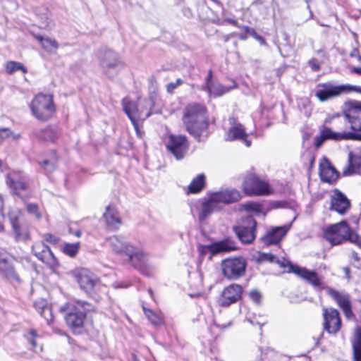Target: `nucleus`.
I'll use <instances>...</instances> for the list:
<instances>
[{
    "label": "nucleus",
    "instance_id": "nucleus-8",
    "mask_svg": "<svg viewBox=\"0 0 361 361\" xmlns=\"http://www.w3.org/2000/svg\"><path fill=\"white\" fill-rule=\"evenodd\" d=\"M32 251L39 260L46 264L51 269H54L59 267L58 259L49 247L42 241L35 242L32 247Z\"/></svg>",
    "mask_w": 361,
    "mask_h": 361
},
{
    "label": "nucleus",
    "instance_id": "nucleus-4",
    "mask_svg": "<svg viewBox=\"0 0 361 361\" xmlns=\"http://www.w3.org/2000/svg\"><path fill=\"white\" fill-rule=\"evenodd\" d=\"M31 115L37 121L45 122L51 119L56 107L51 94L39 93L36 94L29 104Z\"/></svg>",
    "mask_w": 361,
    "mask_h": 361
},
{
    "label": "nucleus",
    "instance_id": "nucleus-49",
    "mask_svg": "<svg viewBox=\"0 0 361 361\" xmlns=\"http://www.w3.org/2000/svg\"><path fill=\"white\" fill-rule=\"evenodd\" d=\"M42 238L44 240L54 245L57 244L59 241V238L58 237L49 233L43 234Z\"/></svg>",
    "mask_w": 361,
    "mask_h": 361
},
{
    "label": "nucleus",
    "instance_id": "nucleus-41",
    "mask_svg": "<svg viewBox=\"0 0 361 361\" xmlns=\"http://www.w3.org/2000/svg\"><path fill=\"white\" fill-rule=\"evenodd\" d=\"M22 212L16 207L11 208L8 212V218L12 226L21 223Z\"/></svg>",
    "mask_w": 361,
    "mask_h": 361
},
{
    "label": "nucleus",
    "instance_id": "nucleus-38",
    "mask_svg": "<svg viewBox=\"0 0 361 361\" xmlns=\"http://www.w3.org/2000/svg\"><path fill=\"white\" fill-rule=\"evenodd\" d=\"M12 228L15 233L16 240H23L30 238L29 231L26 225L20 223L19 224H15Z\"/></svg>",
    "mask_w": 361,
    "mask_h": 361
},
{
    "label": "nucleus",
    "instance_id": "nucleus-56",
    "mask_svg": "<svg viewBox=\"0 0 361 361\" xmlns=\"http://www.w3.org/2000/svg\"><path fill=\"white\" fill-rule=\"evenodd\" d=\"M114 286L115 288H126L128 286V284L124 285V284H120V283H115V284H114Z\"/></svg>",
    "mask_w": 361,
    "mask_h": 361
},
{
    "label": "nucleus",
    "instance_id": "nucleus-42",
    "mask_svg": "<svg viewBox=\"0 0 361 361\" xmlns=\"http://www.w3.org/2000/svg\"><path fill=\"white\" fill-rule=\"evenodd\" d=\"M80 249V243H65L63 247V252L71 257H74Z\"/></svg>",
    "mask_w": 361,
    "mask_h": 361
},
{
    "label": "nucleus",
    "instance_id": "nucleus-26",
    "mask_svg": "<svg viewBox=\"0 0 361 361\" xmlns=\"http://www.w3.org/2000/svg\"><path fill=\"white\" fill-rule=\"evenodd\" d=\"M212 78V72L211 70H209L208 72V75L206 78V86L210 96H213L215 97H221L224 94L228 92L231 89V87L228 88L224 87L219 82H213Z\"/></svg>",
    "mask_w": 361,
    "mask_h": 361
},
{
    "label": "nucleus",
    "instance_id": "nucleus-48",
    "mask_svg": "<svg viewBox=\"0 0 361 361\" xmlns=\"http://www.w3.org/2000/svg\"><path fill=\"white\" fill-rule=\"evenodd\" d=\"M183 81L180 78H178L175 82H169L166 85V91L168 93H173L174 90L181 85Z\"/></svg>",
    "mask_w": 361,
    "mask_h": 361
},
{
    "label": "nucleus",
    "instance_id": "nucleus-63",
    "mask_svg": "<svg viewBox=\"0 0 361 361\" xmlns=\"http://www.w3.org/2000/svg\"><path fill=\"white\" fill-rule=\"evenodd\" d=\"M245 30L246 32H249L250 31V27H245Z\"/></svg>",
    "mask_w": 361,
    "mask_h": 361
},
{
    "label": "nucleus",
    "instance_id": "nucleus-13",
    "mask_svg": "<svg viewBox=\"0 0 361 361\" xmlns=\"http://www.w3.org/2000/svg\"><path fill=\"white\" fill-rule=\"evenodd\" d=\"M351 207L350 200L338 189H334L330 194L329 209L340 215L345 214Z\"/></svg>",
    "mask_w": 361,
    "mask_h": 361
},
{
    "label": "nucleus",
    "instance_id": "nucleus-9",
    "mask_svg": "<svg viewBox=\"0 0 361 361\" xmlns=\"http://www.w3.org/2000/svg\"><path fill=\"white\" fill-rule=\"evenodd\" d=\"M283 266L288 268L287 271L288 273H294L295 275L304 279L314 288H323V283L316 272L309 270L305 267H300L298 265L293 264L290 262H287L286 264H284Z\"/></svg>",
    "mask_w": 361,
    "mask_h": 361
},
{
    "label": "nucleus",
    "instance_id": "nucleus-22",
    "mask_svg": "<svg viewBox=\"0 0 361 361\" xmlns=\"http://www.w3.org/2000/svg\"><path fill=\"white\" fill-rule=\"evenodd\" d=\"M319 176L323 182L331 183L336 181L339 173L330 161L324 158L319 164Z\"/></svg>",
    "mask_w": 361,
    "mask_h": 361
},
{
    "label": "nucleus",
    "instance_id": "nucleus-5",
    "mask_svg": "<svg viewBox=\"0 0 361 361\" xmlns=\"http://www.w3.org/2000/svg\"><path fill=\"white\" fill-rule=\"evenodd\" d=\"M351 92L361 93V87L349 84L335 85L331 82H325L317 85L315 96L320 102H323Z\"/></svg>",
    "mask_w": 361,
    "mask_h": 361
},
{
    "label": "nucleus",
    "instance_id": "nucleus-23",
    "mask_svg": "<svg viewBox=\"0 0 361 361\" xmlns=\"http://www.w3.org/2000/svg\"><path fill=\"white\" fill-rule=\"evenodd\" d=\"M128 247L126 255L128 257L129 262L135 267L143 265L147 259V254L140 247H135L132 244L130 247Z\"/></svg>",
    "mask_w": 361,
    "mask_h": 361
},
{
    "label": "nucleus",
    "instance_id": "nucleus-50",
    "mask_svg": "<svg viewBox=\"0 0 361 361\" xmlns=\"http://www.w3.org/2000/svg\"><path fill=\"white\" fill-rule=\"evenodd\" d=\"M249 295L250 299L255 303L259 304L260 302L262 295L257 290H252Z\"/></svg>",
    "mask_w": 361,
    "mask_h": 361
},
{
    "label": "nucleus",
    "instance_id": "nucleus-54",
    "mask_svg": "<svg viewBox=\"0 0 361 361\" xmlns=\"http://www.w3.org/2000/svg\"><path fill=\"white\" fill-rule=\"evenodd\" d=\"M343 313L345 314V317L347 318H350L351 317H353V313L351 310V307L350 305L348 306L347 307L343 309Z\"/></svg>",
    "mask_w": 361,
    "mask_h": 361
},
{
    "label": "nucleus",
    "instance_id": "nucleus-58",
    "mask_svg": "<svg viewBox=\"0 0 361 361\" xmlns=\"http://www.w3.org/2000/svg\"><path fill=\"white\" fill-rule=\"evenodd\" d=\"M3 206H4L3 200H2V197L0 196V213H1V211L3 209Z\"/></svg>",
    "mask_w": 361,
    "mask_h": 361
},
{
    "label": "nucleus",
    "instance_id": "nucleus-64",
    "mask_svg": "<svg viewBox=\"0 0 361 361\" xmlns=\"http://www.w3.org/2000/svg\"><path fill=\"white\" fill-rule=\"evenodd\" d=\"M149 294H150L151 297H152V290H151V289H149Z\"/></svg>",
    "mask_w": 361,
    "mask_h": 361
},
{
    "label": "nucleus",
    "instance_id": "nucleus-17",
    "mask_svg": "<svg viewBox=\"0 0 361 361\" xmlns=\"http://www.w3.org/2000/svg\"><path fill=\"white\" fill-rule=\"evenodd\" d=\"M167 149L179 160L183 158L188 147L186 137L183 135H173L169 137V141L166 144Z\"/></svg>",
    "mask_w": 361,
    "mask_h": 361
},
{
    "label": "nucleus",
    "instance_id": "nucleus-3",
    "mask_svg": "<svg viewBox=\"0 0 361 361\" xmlns=\"http://www.w3.org/2000/svg\"><path fill=\"white\" fill-rule=\"evenodd\" d=\"M324 237L332 245L349 241L361 248V236L352 230L345 221L327 227L324 231Z\"/></svg>",
    "mask_w": 361,
    "mask_h": 361
},
{
    "label": "nucleus",
    "instance_id": "nucleus-10",
    "mask_svg": "<svg viewBox=\"0 0 361 361\" xmlns=\"http://www.w3.org/2000/svg\"><path fill=\"white\" fill-rule=\"evenodd\" d=\"M14 261V258L0 250V275L11 282L20 283L21 279L16 270Z\"/></svg>",
    "mask_w": 361,
    "mask_h": 361
},
{
    "label": "nucleus",
    "instance_id": "nucleus-19",
    "mask_svg": "<svg viewBox=\"0 0 361 361\" xmlns=\"http://www.w3.org/2000/svg\"><path fill=\"white\" fill-rule=\"evenodd\" d=\"M101 66L105 73L109 76L122 66L118 54L111 50H105L100 54Z\"/></svg>",
    "mask_w": 361,
    "mask_h": 361
},
{
    "label": "nucleus",
    "instance_id": "nucleus-1",
    "mask_svg": "<svg viewBox=\"0 0 361 361\" xmlns=\"http://www.w3.org/2000/svg\"><path fill=\"white\" fill-rule=\"evenodd\" d=\"M182 121L185 130L200 140L201 135L209 126L207 108L204 105L197 103L188 104L183 110Z\"/></svg>",
    "mask_w": 361,
    "mask_h": 361
},
{
    "label": "nucleus",
    "instance_id": "nucleus-15",
    "mask_svg": "<svg viewBox=\"0 0 361 361\" xmlns=\"http://www.w3.org/2000/svg\"><path fill=\"white\" fill-rule=\"evenodd\" d=\"M355 138H357V136L353 133H348L345 131L336 132L329 128L324 127L320 130L319 135L315 137L314 141L316 147H319L326 140H333L338 141Z\"/></svg>",
    "mask_w": 361,
    "mask_h": 361
},
{
    "label": "nucleus",
    "instance_id": "nucleus-16",
    "mask_svg": "<svg viewBox=\"0 0 361 361\" xmlns=\"http://www.w3.org/2000/svg\"><path fill=\"white\" fill-rule=\"evenodd\" d=\"M324 329L329 333L336 334L341 327L339 312L334 308H324Z\"/></svg>",
    "mask_w": 361,
    "mask_h": 361
},
{
    "label": "nucleus",
    "instance_id": "nucleus-51",
    "mask_svg": "<svg viewBox=\"0 0 361 361\" xmlns=\"http://www.w3.org/2000/svg\"><path fill=\"white\" fill-rule=\"evenodd\" d=\"M309 66L314 71H317L320 69V66L317 61V60L312 59L309 61L308 62Z\"/></svg>",
    "mask_w": 361,
    "mask_h": 361
},
{
    "label": "nucleus",
    "instance_id": "nucleus-36",
    "mask_svg": "<svg viewBox=\"0 0 361 361\" xmlns=\"http://www.w3.org/2000/svg\"><path fill=\"white\" fill-rule=\"evenodd\" d=\"M205 184V176L204 174H199L195 178L188 186V190L190 193H197L200 192Z\"/></svg>",
    "mask_w": 361,
    "mask_h": 361
},
{
    "label": "nucleus",
    "instance_id": "nucleus-62",
    "mask_svg": "<svg viewBox=\"0 0 361 361\" xmlns=\"http://www.w3.org/2000/svg\"><path fill=\"white\" fill-rule=\"evenodd\" d=\"M231 22L232 23V24L236 25H237V22L235 20H231Z\"/></svg>",
    "mask_w": 361,
    "mask_h": 361
},
{
    "label": "nucleus",
    "instance_id": "nucleus-55",
    "mask_svg": "<svg viewBox=\"0 0 361 361\" xmlns=\"http://www.w3.org/2000/svg\"><path fill=\"white\" fill-rule=\"evenodd\" d=\"M10 137H11L13 140H18L20 138V135L12 132V135H11Z\"/></svg>",
    "mask_w": 361,
    "mask_h": 361
},
{
    "label": "nucleus",
    "instance_id": "nucleus-12",
    "mask_svg": "<svg viewBox=\"0 0 361 361\" xmlns=\"http://www.w3.org/2000/svg\"><path fill=\"white\" fill-rule=\"evenodd\" d=\"M243 190L248 195H264L269 193V185L257 176L250 175L243 183Z\"/></svg>",
    "mask_w": 361,
    "mask_h": 361
},
{
    "label": "nucleus",
    "instance_id": "nucleus-33",
    "mask_svg": "<svg viewBox=\"0 0 361 361\" xmlns=\"http://www.w3.org/2000/svg\"><path fill=\"white\" fill-rule=\"evenodd\" d=\"M327 293L336 301L337 304L342 310L350 305L348 295L341 294L338 291L331 288L327 289Z\"/></svg>",
    "mask_w": 361,
    "mask_h": 361
},
{
    "label": "nucleus",
    "instance_id": "nucleus-24",
    "mask_svg": "<svg viewBox=\"0 0 361 361\" xmlns=\"http://www.w3.org/2000/svg\"><path fill=\"white\" fill-rule=\"evenodd\" d=\"M248 135L245 133L243 126L240 123H237L231 126L228 133L226 140H240L243 142L247 147L251 145V141L247 139Z\"/></svg>",
    "mask_w": 361,
    "mask_h": 361
},
{
    "label": "nucleus",
    "instance_id": "nucleus-53",
    "mask_svg": "<svg viewBox=\"0 0 361 361\" xmlns=\"http://www.w3.org/2000/svg\"><path fill=\"white\" fill-rule=\"evenodd\" d=\"M42 164L44 166H47V168H46V170L49 171H51L53 170L54 169V163H51L48 160H44L42 161Z\"/></svg>",
    "mask_w": 361,
    "mask_h": 361
},
{
    "label": "nucleus",
    "instance_id": "nucleus-47",
    "mask_svg": "<svg viewBox=\"0 0 361 361\" xmlns=\"http://www.w3.org/2000/svg\"><path fill=\"white\" fill-rule=\"evenodd\" d=\"M27 211L29 214L34 215L37 219L41 218V214L39 211L38 205L36 204H28Z\"/></svg>",
    "mask_w": 361,
    "mask_h": 361
},
{
    "label": "nucleus",
    "instance_id": "nucleus-40",
    "mask_svg": "<svg viewBox=\"0 0 361 361\" xmlns=\"http://www.w3.org/2000/svg\"><path fill=\"white\" fill-rule=\"evenodd\" d=\"M142 309L145 316L153 325L158 326L162 324V317L159 313L147 309L145 306H142Z\"/></svg>",
    "mask_w": 361,
    "mask_h": 361
},
{
    "label": "nucleus",
    "instance_id": "nucleus-44",
    "mask_svg": "<svg viewBox=\"0 0 361 361\" xmlns=\"http://www.w3.org/2000/svg\"><path fill=\"white\" fill-rule=\"evenodd\" d=\"M240 209L259 214L262 212V206L255 202H247L240 205Z\"/></svg>",
    "mask_w": 361,
    "mask_h": 361
},
{
    "label": "nucleus",
    "instance_id": "nucleus-46",
    "mask_svg": "<svg viewBox=\"0 0 361 361\" xmlns=\"http://www.w3.org/2000/svg\"><path fill=\"white\" fill-rule=\"evenodd\" d=\"M27 340L30 343L33 348L37 347L36 338L37 337V334L34 329H30L29 331L25 335Z\"/></svg>",
    "mask_w": 361,
    "mask_h": 361
},
{
    "label": "nucleus",
    "instance_id": "nucleus-25",
    "mask_svg": "<svg viewBox=\"0 0 361 361\" xmlns=\"http://www.w3.org/2000/svg\"><path fill=\"white\" fill-rule=\"evenodd\" d=\"M106 243L111 250L116 254L126 255L128 251V247H130L131 245L130 243L118 235H113L108 238Z\"/></svg>",
    "mask_w": 361,
    "mask_h": 361
},
{
    "label": "nucleus",
    "instance_id": "nucleus-30",
    "mask_svg": "<svg viewBox=\"0 0 361 361\" xmlns=\"http://www.w3.org/2000/svg\"><path fill=\"white\" fill-rule=\"evenodd\" d=\"M30 138L37 142L54 141L56 137L55 132L50 128L35 129L30 135Z\"/></svg>",
    "mask_w": 361,
    "mask_h": 361
},
{
    "label": "nucleus",
    "instance_id": "nucleus-31",
    "mask_svg": "<svg viewBox=\"0 0 361 361\" xmlns=\"http://www.w3.org/2000/svg\"><path fill=\"white\" fill-rule=\"evenodd\" d=\"M351 343L354 361H361V327L355 329Z\"/></svg>",
    "mask_w": 361,
    "mask_h": 361
},
{
    "label": "nucleus",
    "instance_id": "nucleus-21",
    "mask_svg": "<svg viewBox=\"0 0 361 361\" xmlns=\"http://www.w3.org/2000/svg\"><path fill=\"white\" fill-rule=\"evenodd\" d=\"M290 228V225L274 227L262 238V240L267 245L278 244L286 235Z\"/></svg>",
    "mask_w": 361,
    "mask_h": 361
},
{
    "label": "nucleus",
    "instance_id": "nucleus-28",
    "mask_svg": "<svg viewBox=\"0 0 361 361\" xmlns=\"http://www.w3.org/2000/svg\"><path fill=\"white\" fill-rule=\"evenodd\" d=\"M103 216L107 226L110 228L116 229L121 223L118 212L114 205L111 204L106 207Z\"/></svg>",
    "mask_w": 361,
    "mask_h": 361
},
{
    "label": "nucleus",
    "instance_id": "nucleus-2",
    "mask_svg": "<svg viewBox=\"0 0 361 361\" xmlns=\"http://www.w3.org/2000/svg\"><path fill=\"white\" fill-rule=\"evenodd\" d=\"M61 310L66 312L65 320L71 331L74 334H81L86 314L94 310V307L86 302L78 300L66 303Z\"/></svg>",
    "mask_w": 361,
    "mask_h": 361
},
{
    "label": "nucleus",
    "instance_id": "nucleus-35",
    "mask_svg": "<svg viewBox=\"0 0 361 361\" xmlns=\"http://www.w3.org/2000/svg\"><path fill=\"white\" fill-rule=\"evenodd\" d=\"M36 39L40 42L42 47L48 52L55 51L59 48L58 42L52 38L43 37L37 35Z\"/></svg>",
    "mask_w": 361,
    "mask_h": 361
},
{
    "label": "nucleus",
    "instance_id": "nucleus-7",
    "mask_svg": "<svg viewBox=\"0 0 361 361\" xmlns=\"http://www.w3.org/2000/svg\"><path fill=\"white\" fill-rule=\"evenodd\" d=\"M7 185L13 193L24 198L23 195L30 191L27 178L21 171H12L7 176Z\"/></svg>",
    "mask_w": 361,
    "mask_h": 361
},
{
    "label": "nucleus",
    "instance_id": "nucleus-11",
    "mask_svg": "<svg viewBox=\"0 0 361 361\" xmlns=\"http://www.w3.org/2000/svg\"><path fill=\"white\" fill-rule=\"evenodd\" d=\"M256 224L252 216H247L243 219L242 225L234 226L233 230L242 243H250L255 238Z\"/></svg>",
    "mask_w": 361,
    "mask_h": 361
},
{
    "label": "nucleus",
    "instance_id": "nucleus-18",
    "mask_svg": "<svg viewBox=\"0 0 361 361\" xmlns=\"http://www.w3.org/2000/svg\"><path fill=\"white\" fill-rule=\"evenodd\" d=\"M73 275L80 285V288L90 293L97 285L98 281L87 269L81 268L73 271Z\"/></svg>",
    "mask_w": 361,
    "mask_h": 361
},
{
    "label": "nucleus",
    "instance_id": "nucleus-29",
    "mask_svg": "<svg viewBox=\"0 0 361 361\" xmlns=\"http://www.w3.org/2000/svg\"><path fill=\"white\" fill-rule=\"evenodd\" d=\"M220 208L218 207L215 201L213 200L212 196L208 194L201 205V210L199 214V219L201 221L207 219L211 214L214 212L219 211Z\"/></svg>",
    "mask_w": 361,
    "mask_h": 361
},
{
    "label": "nucleus",
    "instance_id": "nucleus-14",
    "mask_svg": "<svg viewBox=\"0 0 361 361\" xmlns=\"http://www.w3.org/2000/svg\"><path fill=\"white\" fill-rule=\"evenodd\" d=\"M345 117L354 131H361V102L353 100L347 103Z\"/></svg>",
    "mask_w": 361,
    "mask_h": 361
},
{
    "label": "nucleus",
    "instance_id": "nucleus-6",
    "mask_svg": "<svg viewBox=\"0 0 361 361\" xmlns=\"http://www.w3.org/2000/svg\"><path fill=\"white\" fill-rule=\"evenodd\" d=\"M246 267V260L242 257L228 258L221 262L224 276L231 280H236L243 276Z\"/></svg>",
    "mask_w": 361,
    "mask_h": 361
},
{
    "label": "nucleus",
    "instance_id": "nucleus-60",
    "mask_svg": "<svg viewBox=\"0 0 361 361\" xmlns=\"http://www.w3.org/2000/svg\"><path fill=\"white\" fill-rule=\"evenodd\" d=\"M36 310L40 313V312L42 311V305H38L37 308H36Z\"/></svg>",
    "mask_w": 361,
    "mask_h": 361
},
{
    "label": "nucleus",
    "instance_id": "nucleus-43",
    "mask_svg": "<svg viewBox=\"0 0 361 361\" xmlns=\"http://www.w3.org/2000/svg\"><path fill=\"white\" fill-rule=\"evenodd\" d=\"M18 70L22 71L24 73L27 72V69L19 62L10 61L6 63V71L8 74H12Z\"/></svg>",
    "mask_w": 361,
    "mask_h": 361
},
{
    "label": "nucleus",
    "instance_id": "nucleus-61",
    "mask_svg": "<svg viewBox=\"0 0 361 361\" xmlns=\"http://www.w3.org/2000/svg\"><path fill=\"white\" fill-rule=\"evenodd\" d=\"M262 257L265 259H269V256L267 254H263Z\"/></svg>",
    "mask_w": 361,
    "mask_h": 361
},
{
    "label": "nucleus",
    "instance_id": "nucleus-27",
    "mask_svg": "<svg viewBox=\"0 0 361 361\" xmlns=\"http://www.w3.org/2000/svg\"><path fill=\"white\" fill-rule=\"evenodd\" d=\"M123 109L125 113L128 115V118L130 121L132 120H138L142 118L145 120L146 118L149 117L150 113L148 112L146 114L144 118H142L141 111H140L137 104L130 101L127 98H124L122 101Z\"/></svg>",
    "mask_w": 361,
    "mask_h": 361
},
{
    "label": "nucleus",
    "instance_id": "nucleus-20",
    "mask_svg": "<svg viewBox=\"0 0 361 361\" xmlns=\"http://www.w3.org/2000/svg\"><path fill=\"white\" fill-rule=\"evenodd\" d=\"M242 294V288L237 284H232L225 288L222 292L220 303L222 306H228L238 301Z\"/></svg>",
    "mask_w": 361,
    "mask_h": 361
},
{
    "label": "nucleus",
    "instance_id": "nucleus-57",
    "mask_svg": "<svg viewBox=\"0 0 361 361\" xmlns=\"http://www.w3.org/2000/svg\"><path fill=\"white\" fill-rule=\"evenodd\" d=\"M353 72L361 75V68H353Z\"/></svg>",
    "mask_w": 361,
    "mask_h": 361
},
{
    "label": "nucleus",
    "instance_id": "nucleus-39",
    "mask_svg": "<svg viewBox=\"0 0 361 361\" xmlns=\"http://www.w3.org/2000/svg\"><path fill=\"white\" fill-rule=\"evenodd\" d=\"M227 204H231L240 200L242 197L240 192L235 189L221 190Z\"/></svg>",
    "mask_w": 361,
    "mask_h": 361
},
{
    "label": "nucleus",
    "instance_id": "nucleus-45",
    "mask_svg": "<svg viewBox=\"0 0 361 361\" xmlns=\"http://www.w3.org/2000/svg\"><path fill=\"white\" fill-rule=\"evenodd\" d=\"M209 195L212 196L213 200L215 201L220 209L221 208L222 204H227L221 190L217 192L209 193Z\"/></svg>",
    "mask_w": 361,
    "mask_h": 361
},
{
    "label": "nucleus",
    "instance_id": "nucleus-34",
    "mask_svg": "<svg viewBox=\"0 0 361 361\" xmlns=\"http://www.w3.org/2000/svg\"><path fill=\"white\" fill-rule=\"evenodd\" d=\"M361 157H354L352 152L349 154V165L348 169L343 170L345 175L360 173Z\"/></svg>",
    "mask_w": 361,
    "mask_h": 361
},
{
    "label": "nucleus",
    "instance_id": "nucleus-52",
    "mask_svg": "<svg viewBox=\"0 0 361 361\" xmlns=\"http://www.w3.org/2000/svg\"><path fill=\"white\" fill-rule=\"evenodd\" d=\"M131 123L134 126V128L136 131L137 135H138V137H141L142 136V132L141 131V130L140 128L137 120H132Z\"/></svg>",
    "mask_w": 361,
    "mask_h": 361
},
{
    "label": "nucleus",
    "instance_id": "nucleus-32",
    "mask_svg": "<svg viewBox=\"0 0 361 361\" xmlns=\"http://www.w3.org/2000/svg\"><path fill=\"white\" fill-rule=\"evenodd\" d=\"M236 249L235 243L233 240L226 239L214 243L211 247V251L214 253L226 252L235 250Z\"/></svg>",
    "mask_w": 361,
    "mask_h": 361
},
{
    "label": "nucleus",
    "instance_id": "nucleus-59",
    "mask_svg": "<svg viewBox=\"0 0 361 361\" xmlns=\"http://www.w3.org/2000/svg\"><path fill=\"white\" fill-rule=\"evenodd\" d=\"M73 234L78 238H80L81 236V232L80 231H75Z\"/></svg>",
    "mask_w": 361,
    "mask_h": 361
},
{
    "label": "nucleus",
    "instance_id": "nucleus-37",
    "mask_svg": "<svg viewBox=\"0 0 361 361\" xmlns=\"http://www.w3.org/2000/svg\"><path fill=\"white\" fill-rule=\"evenodd\" d=\"M34 305L35 308H37L38 305H42V311L40 312V314L46 319L47 324H50L54 319L51 307L48 306L46 304V302L43 300L35 302Z\"/></svg>",
    "mask_w": 361,
    "mask_h": 361
}]
</instances>
